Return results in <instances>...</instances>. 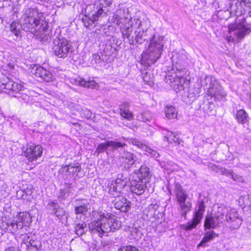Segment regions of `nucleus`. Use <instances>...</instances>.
Here are the masks:
<instances>
[{
	"mask_svg": "<svg viewBox=\"0 0 251 251\" xmlns=\"http://www.w3.org/2000/svg\"><path fill=\"white\" fill-rule=\"evenodd\" d=\"M81 165L78 163H71L68 165H63L59 170V173L66 176V178L74 176H79L81 172Z\"/></svg>",
	"mask_w": 251,
	"mask_h": 251,
	"instance_id": "17",
	"label": "nucleus"
},
{
	"mask_svg": "<svg viewBox=\"0 0 251 251\" xmlns=\"http://www.w3.org/2000/svg\"><path fill=\"white\" fill-rule=\"evenodd\" d=\"M126 185V181L121 174H119L117 179L111 181L108 184L109 193L116 197L114 200L115 207L124 212L128 211L131 207L129 201H127L125 198L119 197L122 189Z\"/></svg>",
	"mask_w": 251,
	"mask_h": 251,
	"instance_id": "5",
	"label": "nucleus"
},
{
	"mask_svg": "<svg viewBox=\"0 0 251 251\" xmlns=\"http://www.w3.org/2000/svg\"><path fill=\"white\" fill-rule=\"evenodd\" d=\"M109 21L118 25L121 32L123 27H129L132 25L131 15L128 8L126 7L118 9L112 16L109 18Z\"/></svg>",
	"mask_w": 251,
	"mask_h": 251,
	"instance_id": "9",
	"label": "nucleus"
},
{
	"mask_svg": "<svg viewBox=\"0 0 251 251\" xmlns=\"http://www.w3.org/2000/svg\"><path fill=\"white\" fill-rule=\"evenodd\" d=\"M80 218H81V216H80V217H79V219H80ZM79 219V217H78V216H76V219Z\"/></svg>",
	"mask_w": 251,
	"mask_h": 251,
	"instance_id": "57",
	"label": "nucleus"
},
{
	"mask_svg": "<svg viewBox=\"0 0 251 251\" xmlns=\"http://www.w3.org/2000/svg\"><path fill=\"white\" fill-rule=\"evenodd\" d=\"M135 25H137V28L134 32H133V27L134 26L133 25L129 27H123L122 28L123 37L126 42L130 45L137 43L141 44L146 39L145 35L146 29L143 28V25L142 22L140 20H137Z\"/></svg>",
	"mask_w": 251,
	"mask_h": 251,
	"instance_id": "6",
	"label": "nucleus"
},
{
	"mask_svg": "<svg viewBox=\"0 0 251 251\" xmlns=\"http://www.w3.org/2000/svg\"><path fill=\"white\" fill-rule=\"evenodd\" d=\"M30 72L45 81L50 82L53 80V76L52 73L41 66L34 65L30 68Z\"/></svg>",
	"mask_w": 251,
	"mask_h": 251,
	"instance_id": "19",
	"label": "nucleus"
},
{
	"mask_svg": "<svg viewBox=\"0 0 251 251\" xmlns=\"http://www.w3.org/2000/svg\"><path fill=\"white\" fill-rule=\"evenodd\" d=\"M223 173L225 176H230L231 177L232 175L233 174V172L230 170L224 169V170L223 172Z\"/></svg>",
	"mask_w": 251,
	"mask_h": 251,
	"instance_id": "53",
	"label": "nucleus"
},
{
	"mask_svg": "<svg viewBox=\"0 0 251 251\" xmlns=\"http://www.w3.org/2000/svg\"><path fill=\"white\" fill-rule=\"evenodd\" d=\"M47 207L51 212V213L54 214L55 212V211L59 208V206L57 202L52 201L47 204Z\"/></svg>",
	"mask_w": 251,
	"mask_h": 251,
	"instance_id": "41",
	"label": "nucleus"
},
{
	"mask_svg": "<svg viewBox=\"0 0 251 251\" xmlns=\"http://www.w3.org/2000/svg\"><path fill=\"white\" fill-rule=\"evenodd\" d=\"M236 119L239 124H244L248 122V115L244 109L237 110L236 114Z\"/></svg>",
	"mask_w": 251,
	"mask_h": 251,
	"instance_id": "31",
	"label": "nucleus"
},
{
	"mask_svg": "<svg viewBox=\"0 0 251 251\" xmlns=\"http://www.w3.org/2000/svg\"><path fill=\"white\" fill-rule=\"evenodd\" d=\"M244 204L246 206H251V195H248L243 198Z\"/></svg>",
	"mask_w": 251,
	"mask_h": 251,
	"instance_id": "48",
	"label": "nucleus"
},
{
	"mask_svg": "<svg viewBox=\"0 0 251 251\" xmlns=\"http://www.w3.org/2000/svg\"><path fill=\"white\" fill-rule=\"evenodd\" d=\"M118 251H140L135 246L132 245L123 246L121 247Z\"/></svg>",
	"mask_w": 251,
	"mask_h": 251,
	"instance_id": "42",
	"label": "nucleus"
},
{
	"mask_svg": "<svg viewBox=\"0 0 251 251\" xmlns=\"http://www.w3.org/2000/svg\"><path fill=\"white\" fill-rule=\"evenodd\" d=\"M150 176L149 168L145 165L141 166L138 170L134 171V178L148 180Z\"/></svg>",
	"mask_w": 251,
	"mask_h": 251,
	"instance_id": "25",
	"label": "nucleus"
},
{
	"mask_svg": "<svg viewBox=\"0 0 251 251\" xmlns=\"http://www.w3.org/2000/svg\"><path fill=\"white\" fill-rule=\"evenodd\" d=\"M32 217L28 212H21L14 220L15 224H13V227L14 230L18 231L19 229H22L24 226H29L32 222Z\"/></svg>",
	"mask_w": 251,
	"mask_h": 251,
	"instance_id": "18",
	"label": "nucleus"
},
{
	"mask_svg": "<svg viewBox=\"0 0 251 251\" xmlns=\"http://www.w3.org/2000/svg\"><path fill=\"white\" fill-rule=\"evenodd\" d=\"M184 72L182 69H175L169 72L166 76L167 83L170 84V86L174 88V90L178 93L184 90L186 84V80L183 77Z\"/></svg>",
	"mask_w": 251,
	"mask_h": 251,
	"instance_id": "8",
	"label": "nucleus"
},
{
	"mask_svg": "<svg viewBox=\"0 0 251 251\" xmlns=\"http://www.w3.org/2000/svg\"><path fill=\"white\" fill-rule=\"evenodd\" d=\"M112 2L113 0H95L93 4L87 6V10L95 11L96 14L103 17L106 15Z\"/></svg>",
	"mask_w": 251,
	"mask_h": 251,
	"instance_id": "13",
	"label": "nucleus"
},
{
	"mask_svg": "<svg viewBox=\"0 0 251 251\" xmlns=\"http://www.w3.org/2000/svg\"><path fill=\"white\" fill-rule=\"evenodd\" d=\"M201 85L207 89V94L218 100H224L226 92L217 80L211 76H206L201 82Z\"/></svg>",
	"mask_w": 251,
	"mask_h": 251,
	"instance_id": "7",
	"label": "nucleus"
},
{
	"mask_svg": "<svg viewBox=\"0 0 251 251\" xmlns=\"http://www.w3.org/2000/svg\"><path fill=\"white\" fill-rule=\"evenodd\" d=\"M213 105L212 103L208 102L207 104H205L203 107V109L204 111L206 113H208L209 111H210L213 108Z\"/></svg>",
	"mask_w": 251,
	"mask_h": 251,
	"instance_id": "52",
	"label": "nucleus"
},
{
	"mask_svg": "<svg viewBox=\"0 0 251 251\" xmlns=\"http://www.w3.org/2000/svg\"><path fill=\"white\" fill-rule=\"evenodd\" d=\"M5 93H9V92H7L6 91H4Z\"/></svg>",
	"mask_w": 251,
	"mask_h": 251,
	"instance_id": "58",
	"label": "nucleus"
},
{
	"mask_svg": "<svg viewBox=\"0 0 251 251\" xmlns=\"http://www.w3.org/2000/svg\"><path fill=\"white\" fill-rule=\"evenodd\" d=\"M221 224L215 217L211 215H207L204 221V226L205 229L215 228L219 224Z\"/></svg>",
	"mask_w": 251,
	"mask_h": 251,
	"instance_id": "27",
	"label": "nucleus"
},
{
	"mask_svg": "<svg viewBox=\"0 0 251 251\" xmlns=\"http://www.w3.org/2000/svg\"><path fill=\"white\" fill-rule=\"evenodd\" d=\"M164 37L153 35L147 49L142 54L141 63L147 66L155 63L161 57L163 50Z\"/></svg>",
	"mask_w": 251,
	"mask_h": 251,
	"instance_id": "3",
	"label": "nucleus"
},
{
	"mask_svg": "<svg viewBox=\"0 0 251 251\" xmlns=\"http://www.w3.org/2000/svg\"><path fill=\"white\" fill-rule=\"evenodd\" d=\"M54 214H55L59 219H61L65 215V211L59 206V208L55 211V212Z\"/></svg>",
	"mask_w": 251,
	"mask_h": 251,
	"instance_id": "49",
	"label": "nucleus"
},
{
	"mask_svg": "<svg viewBox=\"0 0 251 251\" xmlns=\"http://www.w3.org/2000/svg\"><path fill=\"white\" fill-rule=\"evenodd\" d=\"M20 23H21L20 22ZM10 30L16 36L20 35L21 28V23L19 24L17 22H13L10 25Z\"/></svg>",
	"mask_w": 251,
	"mask_h": 251,
	"instance_id": "38",
	"label": "nucleus"
},
{
	"mask_svg": "<svg viewBox=\"0 0 251 251\" xmlns=\"http://www.w3.org/2000/svg\"><path fill=\"white\" fill-rule=\"evenodd\" d=\"M130 143L133 144V145H135L138 147L139 148H140L144 151V146H147L146 145L143 144L141 142H140L139 140L135 139V138H131L130 139Z\"/></svg>",
	"mask_w": 251,
	"mask_h": 251,
	"instance_id": "43",
	"label": "nucleus"
},
{
	"mask_svg": "<svg viewBox=\"0 0 251 251\" xmlns=\"http://www.w3.org/2000/svg\"><path fill=\"white\" fill-rule=\"evenodd\" d=\"M165 112L166 117L169 119L176 118L177 116V112L173 106H167L165 108Z\"/></svg>",
	"mask_w": 251,
	"mask_h": 251,
	"instance_id": "35",
	"label": "nucleus"
},
{
	"mask_svg": "<svg viewBox=\"0 0 251 251\" xmlns=\"http://www.w3.org/2000/svg\"><path fill=\"white\" fill-rule=\"evenodd\" d=\"M125 230L129 232L130 239L138 240L141 237V233L136 227H128Z\"/></svg>",
	"mask_w": 251,
	"mask_h": 251,
	"instance_id": "34",
	"label": "nucleus"
},
{
	"mask_svg": "<svg viewBox=\"0 0 251 251\" xmlns=\"http://www.w3.org/2000/svg\"><path fill=\"white\" fill-rule=\"evenodd\" d=\"M53 45L54 53L58 57L65 58L71 56L72 45L66 39L56 37L53 40Z\"/></svg>",
	"mask_w": 251,
	"mask_h": 251,
	"instance_id": "11",
	"label": "nucleus"
},
{
	"mask_svg": "<svg viewBox=\"0 0 251 251\" xmlns=\"http://www.w3.org/2000/svg\"><path fill=\"white\" fill-rule=\"evenodd\" d=\"M85 15L82 19V21L85 27H88L92 25L95 22L99 20V18L101 17L100 15L96 14V12L92 10L88 11L87 6L85 9Z\"/></svg>",
	"mask_w": 251,
	"mask_h": 251,
	"instance_id": "23",
	"label": "nucleus"
},
{
	"mask_svg": "<svg viewBox=\"0 0 251 251\" xmlns=\"http://www.w3.org/2000/svg\"><path fill=\"white\" fill-rule=\"evenodd\" d=\"M148 182V180L134 178V180L131 182V191L137 195L143 194L147 188L146 185Z\"/></svg>",
	"mask_w": 251,
	"mask_h": 251,
	"instance_id": "21",
	"label": "nucleus"
},
{
	"mask_svg": "<svg viewBox=\"0 0 251 251\" xmlns=\"http://www.w3.org/2000/svg\"><path fill=\"white\" fill-rule=\"evenodd\" d=\"M143 80L145 82H146L148 84H150L151 82V81H150L148 78V74L147 73H146V74L145 75L143 76Z\"/></svg>",
	"mask_w": 251,
	"mask_h": 251,
	"instance_id": "54",
	"label": "nucleus"
},
{
	"mask_svg": "<svg viewBox=\"0 0 251 251\" xmlns=\"http://www.w3.org/2000/svg\"><path fill=\"white\" fill-rule=\"evenodd\" d=\"M225 222L230 230L238 229L242 225L243 219L235 209H230L228 214L226 215Z\"/></svg>",
	"mask_w": 251,
	"mask_h": 251,
	"instance_id": "16",
	"label": "nucleus"
},
{
	"mask_svg": "<svg viewBox=\"0 0 251 251\" xmlns=\"http://www.w3.org/2000/svg\"><path fill=\"white\" fill-rule=\"evenodd\" d=\"M23 150L25 156L30 162L36 160L42 155L43 152L42 147L34 144H27L25 147H23Z\"/></svg>",
	"mask_w": 251,
	"mask_h": 251,
	"instance_id": "15",
	"label": "nucleus"
},
{
	"mask_svg": "<svg viewBox=\"0 0 251 251\" xmlns=\"http://www.w3.org/2000/svg\"><path fill=\"white\" fill-rule=\"evenodd\" d=\"M219 234L213 230H210L205 233L203 237L198 245V247L204 246L205 244L213 240L215 237H218Z\"/></svg>",
	"mask_w": 251,
	"mask_h": 251,
	"instance_id": "29",
	"label": "nucleus"
},
{
	"mask_svg": "<svg viewBox=\"0 0 251 251\" xmlns=\"http://www.w3.org/2000/svg\"><path fill=\"white\" fill-rule=\"evenodd\" d=\"M231 177L233 180L237 182H243L244 181L243 178L242 176H238L236 174H235L234 173L232 175Z\"/></svg>",
	"mask_w": 251,
	"mask_h": 251,
	"instance_id": "51",
	"label": "nucleus"
},
{
	"mask_svg": "<svg viewBox=\"0 0 251 251\" xmlns=\"http://www.w3.org/2000/svg\"><path fill=\"white\" fill-rule=\"evenodd\" d=\"M137 19H136H136H134V21H136V22H137ZM138 20H139V19H138Z\"/></svg>",
	"mask_w": 251,
	"mask_h": 251,
	"instance_id": "59",
	"label": "nucleus"
},
{
	"mask_svg": "<svg viewBox=\"0 0 251 251\" xmlns=\"http://www.w3.org/2000/svg\"><path fill=\"white\" fill-rule=\"evenodd\" d=\"M75 226V233L78 236L85 234L87 231V224L85 222H77Z\"/></svg>",
	"mask_w": 251,
	"mask_h": 251,
	"instance_id": "30",
	"label": "nucleus"
},
{
	"mask_svg": "<svg viewBox=\"0 0 251 251\" xmlns=\"http://www.w3.org/2000/svg\"><path fill=\"white\" fill-rule=\"evenodd\" d=\"M249 29L242 25H233L228 27L229 32L236 36L238 39H242L249 33Z\"/></svg>",
	"mask_w": 251,
	"mask_h": 251,
	"instance_id": "22",
	"label": "nucleus"
},
{
	"mask_svg": "<svg viewBox=\"0 0 251 251\" xmlns=\"http://www.w3.org/2000/svg\"><path fill=\"white\" fill-rule=\"evenodd\" d=\"M4 251H19L17 248L15 247H9L6 249Z\"/></svg>",
	"mask_w": 251,
	"mask_h": 251,
	"instance_id": "55",
	"label": "nucleus"
},
{
	"mask_svg": "<svg viewBox=\"0 0 251 251\" xmlns=\"http://www.w3.org/2000/svg\"><path fill=\"white\" fill-rule=\"evenodd\" d=\"M99 218L92 221L88 225L90 231L92 234H97L102 237L111 231L119 229L122 223L114 215L111 213L100 212Z\"/></svg>",
	"mask_w": 251,
	"mask_h": 251,
	"instance_id": "1",
	"label": "nucleus"
},
{
	"mask_svg": "<svg viewBox=\"0 0 251 251\" xmlns=\"http://www.w3.org/2000/svg\"><path fill=\"white\" fill-rule=\"evenodd\" d=\"M20 238L22 240L21 247L24 249L28 251H37L41 247V243L35 240L34 236L31 233L22 234Z\"/></svg>",
	"mask_w": 251,
	"mask_h": 251,
	"instance_id": "14",
	"label": "nucleus"
},
{
	"mask_svg": "<svg viewBox=\"0 0 251 251\" xmlns=\"http://www.w3.org/2000/svg\"><path fill=\"white\" fill-rule=\"evenodd\" d=\"M164 37L153 35L147 49L142 54L141 63L147 66L155 63L161 57L163 50Z\"/></svg>",
	"mask_w": 251,
	"mask_h": 251,
	"instance_id": "4",
	"label": "nucleus"
},
{
	"mask_svg": "<svg viewBox=\"0 0 251 251\" xmlns=\"http://www.w3.org/2000/svg\"><path fill=\"white\" fill-rule=\"evenodd\" d=\"M175 192L177 201L179 205L181 216L186 218L187 213L191 211L192 202L188 200V195L179 184H176Z\"/></svg>",
	"mask_w": 251,
	"mask_h": 251,
	"instance_id": "10",
	"label": "nucleus"
},
{
	"mask_svg": "<svg viewBox=\"0 0 251 251\" xmlns=\"http://www.w3.org/2000/svg\"><path fill=\"white\" fill-rule=\"evenodd\" d=\"M126 146L125 143H122L119 142L113 141H109L105 143L99 144L96 149V152L98 154L106 151L108 148H110L111 150H117L120 148H124Z\"/></svg>",
	"mask_w": 251,
	"mask_h": 251,
	"instance_id": "20",
	"label": "nucleus"
},
{
	"mask_svg": "<svg viewBox=\"0 0 251 251\" xmlns=\"http://www.w3.org/2000/svg\"><path fill=\"white\" fill-rule=\"evenodd\" d=\"M21 192L22 193V199L27 200H29L27 197L30 196L32 194V191L30 189L21 190Z\"/></svg>",
	"mask_w": 251,
	"mask_h": 251,
	"instance_id": "47",
	"label": "nucleus"
},
{
	"mask_svg": "<svg viewBox=\"0 0 251 251\" xmlns=\"http://www.w3.org/2000/svg\"><path fill=\"white\" fill-rule=\"evenodd\" d=\"M80 112L81 115L82 117H84L87 119H90L92 117V112L87 109H81Z\"/></svg>",
	"mask_w": 251,
	"mask_h": 251,
	"instance_id": "45",
	"label": "nucleus"
},
{
	"mask_svg": "<svg viewBox=\"0 0 251 251\" xmlns=\"http://www.w3.org/2000/svg\"><path fill=\"white\" fill-rule=\"evenodd\" d=\"M120 159L121 161L127 164L128 168L134 163V155L132 153L128 151H124L120 153Z\"/></svg>",
	"mask_w": 251,
	"mask_h": 251,
	"instance_id": "28",
	"label": "nucleus"
},
{
	"mask_svg": "<svg viewBox=\"0 0 251 251\" xmlns=\"http://www.w3.org/2000/svg\"><path fill=\"white\" fill-rule=\"evenodd\" d=\"M164 138L170 143H175L178 144H179L178 138L172 132H169L167 136H165Z\"/></svg>",
	"mask_w": 251,
	"mask_h": 251,
	"instance_id": "40",
	"label": "nucleus"
},
{
	"mask_svg": "<svg viewBox=\"0 0 251 251\" xmlns=\"http://www.w3.org/2000/svg\"><path fill=\"white\" fill-rule=\"evenodd\" d=\"M13 84V81L7 78L6 80H3V82L1 83L0 85V88L2 90L5 89L11 91V88H12V85Z\"/></svg>",
	"mask_w": 251,
	"mask_h": 251,
	"instance_id": "39",
	"label": "nucleus"
},
{
	"mask_svg": "<svg viewBox=\"0 0 251 251\" xmlns=\"http://www.w3.org/2000/svg\"><path fill=\"white\" fill-rule=\"evenodd\" d=\"M23 88V87L21 84L14 81V84L12 85L11 91L18 92L22 90Z\"/></svg>",
	"mask_w": 251,
	"mask_h": 251,
	"instance_id": "46",
	"label": "nucleus"
},
{
	"mask_svg": "<svg viewBox=\"0 0 251 251\" xmlns=\"http://www.w3.org/2000/svg\"><path fill=\"white\" fill-rule=\"evenodd\" d=\"M129 104L127 102L122 103L119 107L120 115L124 118L130 121L133 118L132 113L129 110Z\"/></svg>",
	"mask_w": 251,
	"mask_h": 251,
	"instance_id": "26",
	"label": "nucleus"
},
{
	"mask_svg": "<svg viewBox=\"0 0 251 251\" xmlns=\"http://www.w3.org/2000/svg\"><path fill=\"white\" fill-rule=\"evenodd\" d=\"M72 184L65 183V187L60 190L58 198L61 200H65L72 192Z\"/></svg>",
	"mask_w": 251,
	"mask_h": 251,
	"instance_id": "32",
	"label": "nucleus"
},
{
	"mask_svg": "<svg viewBox=\"0 0 251 251\" xmlns=\"http://www.w3.org/2000/svg\"><path fill=\"white\" fill-rule=\"evenodd\" d=\"M230 209L224 205L218 206L215 209L213 216L222 224L226 221V215L228 214Z\"/></svg>",
	"mask_w": 251,
	"mask_h": 251,
	"instance_id": "24",
	"label": "nucleus"
},
{
	"mask_svg": "<svg viewBox=\"0 0 251 251\" xmlns=\"http://www.w3.org/2000/svg\"><path fill=\"white\" fill-rule=\"evenodd\" d=\"M198 208H196L193 220L183 226V229L186 230H190L195 228L202 218L205 207L204 200L200 199L198 201Z\"/></svg>",
	"mask_w": 251,
	"mask_h": 251,
	"instance_id": "12",
	"label": "nucleus"
},
{
	"mask_svg": "<svg viewBox=\"0 0 251 251\" xmlns=\"http://www.w3.org/2000/svg\"><path fill=\"white\" fill-rule=\"evenodd\" d=\"M13 224H15L14 220H7L6 218H1V223L0 226L2 229H9L13 233H16V230H14V227L12 226Z\"/></svg>",
	"mask_w": 251,
	"mask_h": 251,
	"instance_id": "33",
	"label": "nucleus"
},
{
	"mask_svg": "<svg viewBox=\"0 0 251 251\" xmlns=\"http://www.w3.org/2000/svg\"><path fill=\"white\" fill-rule=\"evenodd\" d=\"M42 13L35 8L28 7L23 10V14L20 20L22 29L26 32L42 35L47 30V24L41 22Z\"/></svg>",
	"mask_w": 251,
	"mask_h": 251,
	"instance_id": "2",
	"label": "nucleus"
},
{
	"mask_svg": "<svg viewBox=\"0 0 251 251\" xmlns=\"http://www.w3.org/2000/svg\"><path fill=\"white\" fill-rule=\"evenodd\" d=\"M78 84L84 87L88 88H94L96 85L97 83L93 80L86 81L84 79L80 78L78 80Z\"/></svg>",
	"mask_w": 251,
	"mask_h": 251,
	"instance_id": "36",
	"label": "nucleus"
},
{
	"mask_svg": "<svg viewBox=\"0 0 251 251\" xmlns=\"http://www.w3.org/2000/svg\"><path fill=\"white\" fill-rule=\"evenodd\" d=\"M7 66L8 67V68H9L10 70H12L13 69H14V65L12 63H8Z\"/></svg>",
	"mask_w": 251,
	"mask_h": 251,
	"instance_id": "56",
	"label": "nucleus"
},
{
	"mask_svg": "<svg viewBox=\"0 0 251 251\" xmlns=\"http://www.w3.org/2000/svg\"><path fill=\"white\" fill-rule=\"evenodd\" d=\"M151 119V116H150L148 113H144L141 115V120L144 122L150 121Z\"/></svg>",
	"mask_w": 251,
	"mask_h": 251,
	"instance_id": "50",
	"label": "nucleus"
},
{
	"mask_svg": "<svg viewBox=\"0 0 251 251\" xmlns=\"http://www.w3.org/2000/svg\"><path fill=\"white\" fill-rule=\"evenodd\" d=\"M88 205L83 204L75 206V212L76 215L81 214L85 215L88 212Z\"/></svg>",
	"mask_w": 251,
	"mask_h": 251,
	"instance_id": "37",
	"label": "nucleus"
},
{
	"mask_svg": "<svg viewBox=\"0 0 251 251\" xmlns=\"http://www.w3.org/2000/svg\"><path fill=\"white\" fill-rule=\"evenodd\" d=\"M144 151L151 154L153 157L157 158L159 156V154L156 151H154L148 146H144Z\"/></svg>",
	"mask_w": 251,
	"mask_h": 251,
	"instance_id": "44",
	"label": "nucleus"
}]
</instances>
